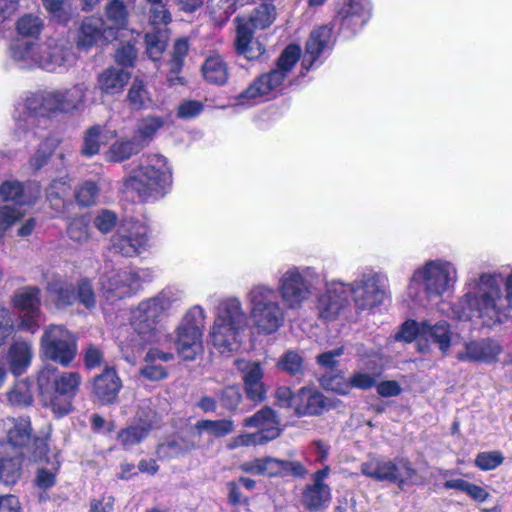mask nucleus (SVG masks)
Masks as SVG:
<instances>
[{
	"label": "nucleus",
	"instance_id": "6",
	"mask_svg": "<svg viewBox=\"0 0 512 512\" xmlns=\"http://www.w3.org/2000/svg\"><path fill=\"white\" fill-rule=\"evenodd\" d=\"M90 85L79 82L70 88H60L33 94L25 101L28 116L17 121V131L35 123L36 116L71 114L81 111L85 105Z\"/></svg>",
	"mask_w": 512,
	"mask_h": 512
},
{
	"label": "nucleus",
	"instance_id": "10",
	"mask_svg": "<svg viewBox=\"0 0 512 512\" xmlns=\"http://www.w3.org/2000/svg\"><path fill=\"white\" fill-rule=\"evenodd\" d=\"M37 383L44 405L55 416L63 417L73 410V399L79 391L82 377L76 371L56 374V369L47 366L39 372Z\"/></svg>",
	"mask_w": 512,
	"mask_h": 512
},
{
	"label": "nucleus",
	"instance_id": "12",
	"mask_svg": "<svg viewBox=\"0 0 512 512\" xmlns=\"http://www.w3.org/2000/svg\"><path fill=\"white\" fill-rule=\"evenodd\" d=\"M207 313L201 305L191 306L174 329V346L183 361H194L204 351L203 335Z\"/></svg>",
	"mask_w": 512,
	"mask_h": 512
},
{
	"label": "nucleus",
	"instance_id": "56",
	"mask_svg": "<svg viewBox=\"0 0 512 512\" xmlns=\"http://www.w3.org/2000/svg\"><path fill=\"white\" fill-rule=\"evenodd\" d=\"M321 385L327 389L331 390L335 393L346 395L351 390V384L349 380H347L341 374H330L327 373L321 378Z\"/></svg>",
	"mask_w": 512,
	"mask_h": 512
},
{
	"label": "nucleus",
	"instance_id": "9",
	"mask_svg": "<svg viewBox=\"0 0 512 512\" xmlns=\"http://www.w3.org/2000/svg\"><path fill=\"white\" fill-rule=\"evenodd\" d=\"M172 184V167L159 153L143 155L138 168L125 179L126 188L135 191L147 201L163 197Z\"/></svg>",
	"mask_w": 512,
	"mask_h": 512
},
{
	"label": "nucleus",
	"instance_id": "28",
	"mask_svg": "<svg viewBox=\"0 0 512 512\" xmlns=\"http://www.w3.org/2000/svg\"><path fill=\"white\" fill-rule=\"evenodd\" d=\"M122 388V381L113 368H106L93 380V396L102 405L111 404Z\"/></svg>",
	"mask_w": 512,
	"mask_h": 512
},
{
	"label": "nucleus",
	"instance_id": "39",
	"mask_svg": "<svg viewBox=\"0 0 512 512\" xmlns=\"http://www.w3.org/2000/svg\"><path fill=\"white\" fill-rule=\"evenodd\" d=\"M296 413L299 415H318L324 407L323 395L309 388H301L296 393Z\"/></svg>",
	"mask_w": 512,
	"mask_h": 512
},
{
	"label": "nucleus",
	"instance_id": "21",
	"mask_svg": "<svg viewBox=\"0 0 512 512\" xmlns=\"http://www.w3.org/2000/svg\"><path fill=\"white\" fill-rule=\"evenodd\" d=\"M346 283L339 280L326 282L325 291L317 297L316 308L320 318L335 319L348 305Z\"/></svg>",
	"mask_w": 512,
	"mask_h": 512
},
{
	"label": "nucleus",
	"instance_id": "2",
	"mask_svg": "<svg viewBox=\"0 0 512 512\" xmlns=\"http://www.w3.org/2000/svg\"><path fill=\"white\" fill-rule=\"evenodd\" d=\"M463 289V295L451 306L452 319L492 327L512 318V268L503 278L496 271L471 275Z\"/></svg>",
	"mask_w": 512,
	"mask_h": 512
},
{
	"label": "nucleus",
	"instance_id": "57",
	"mask_svg": "<svg viewBox=\"0 0 512 512\" xmlns=\"http://www.w3.org/2000/svg\"><path fill=\"white\" fill-rule=\"evenodd\" d=\"M278 367L291 375L297 376L303 373V359L297 352L288 351L280 358Z\"/></svg>",
	"mask_w": 512,
	"mask_h": 512
},
{
	"label": "nucleus",
	"instance_id": "43",
	"mask_svg": "<svg viewBox=\"0 0 512 512\" xmlns=\"http://www.w3.org/2000/svg\"><path fill=\"white\" fill-rule=\"evenodd\" d=\"M115 137L114 131L103 130L100 126H93L87 130L84 136L82 154L91 157L100 150V145L104 140Z\"/></svg>",
	"mask_w": 512,
	"mask_h": 512
},
{
	"label": "nucleus",
	"instance_id": "18",
	"mask_svg": "<svg viewBox=\"0 0 512 512\" xmlns=\"http://www.w3.org/2000/svg\"><path fill=\"white\" fill-rule=\"evenodd\" d=\"M371 4L369 0H337L335 3L334 24L346 36L359 32L369 21Z\"/></svg>",
	"mask_w": 512,
	"mask_h": 512
},
{
	"label": "nucleus",
	"instance_id": "30",
	"mask_svg": "<svg viewBox=\"0 0 512 512\" xmlns=\"http://www.w3.org/2000/svg\"><path fill=\"white\" fill-rule=\"evenodd\" d=\"M40 196L38 185L24 187L20 182L8 180L0 186V197L3 201H12L18 205L33 203Z\"/></svg>",
	"mask_w": 512,
	"mask_h": 512
},
{
	"label": "nucleus",
	"instance_id": "62",
	"mask_svg": "<svg viewBox=\"0 0 512 512\" xmlns=\"http://www.w3.org/2000/svg\"><path fill=\"white\" fill-rule=\"evenodd\" d=\"M55 148V143L53 140H47L40 144L37 152L33 155L30 160L31 166H33L36 170L43 167L50 155L52 154Z\"/></svg>",
	"mask_w": 512,
	"mask_h": 512
},
{
	"label": "nucleus",
	"instance_id": "26",
	"mask_svg": "<svg viewBox=\"0 0 512 512\" xmlns=\"http://www.w3.org/2000/svg\"><path fill=\"white\" fill-rule=\"evenodd\" d=\"M502 350L501 345L492 339L469 341L464 343L463 350L456 353V358L460 361L492 363L497 360Z\"/></svg>",
	"mask_w": 512,
	"mask_h": 512
},
{
	"label": "nucleus",
	"instance_id": "16",
	"mask_svg": "<svg viewBox=\"0 0 512 512\" xmlns=\"http://www.w3.org/2000/svg\"><path fill=\"white\" fill-rule=\"evenodd\" d=\"M244 426L257 428L255 433H245L231 438L227 443L230 450L238 447L259 445L271 441L280 435L279 421L275 412L265 407L244 420Z\"/></svg>",
	"mask_w": 512,
	"mask_h": 512
},
{
	"label": "nucleus",
	"instance_id": "48",
	"mask_svg": "<svg viewBox=\"0 0 512 512\" xmlns=\"http://www.w3.org/2000/svg\"><path fill=\"white\" fill-rule=\"evenodd\" d=\"M196 429L214 437H224L234 430V423L228 419L201 420L196 423Z\"/></svg>",
	"mask_w": 512,
	"mask_h": 512
},
{
	"label": "nucleus",
	"instance_id": "42",
	"mask_svg": "<svg viewBox=\"0 0 512 512\" xmlns=\"http://www.w3.org/2000/svg\"><path fill=\"white\" fill-rule=\"evenodd\" d=\"M169 38L167 28L152 29L145 35L146 53L152 61H158L166 49Z\"/></svg>",
	"mask_w": 512,
	"mask_h": 512
},
{
	"label": "nucleus",
	"instance_id": "55",
	"mask_svg": "<svg viewBox=\"0 0 512 512\" xmlns=\"http://www.w3.org/2000/svg\"><path fill=\"white\" fill-rule=\"evenodd\" d=\"M188 49L189 45L186 38H180L175 42L171 60V74L168 76L169 82L174 83L177 79L174 77V74H177L180 71Z\"/></svg>",
	"mask_w": 512,
	"mask_h": 512
},
{
	"label": "nucleus",
	"instance_id": "53",
	"mask_svg": "<svg viewBox=\"0 0 512 512\" xmlns=\"http://www.w3.org/2000/svg\"><path fill=\"white\" fill-rule=\"evenodd\" d=\"M89 223L90 220L87 216L75 217L68 225V237L77 243L86 242L89 237Z\"/></svg>",
	"mask_w": 512,
	"mask_h": 512
},
{
	"label": "nucleus",
	"instance_id": "63",
	"mask_svg": "<svg viewBox=\"0 0 512 512\" xmlns=\"http://www.w3.org/2000/svg\"><path fill=\"white\" fill-rule=\"evenodd\" d=\"M117 215L110 210H102L94 219L95 227L102 233L110 232L117 223Z\"/></svg>",
	"mask_w": 512,
	"mask_h": 512
},
{
	"label": "nucleus",
	"instance_id": "40",
	"mask_svg": "<svg viewBox=\"0 0 512 512\" xmlns=\"http://www.w3.org/2000/svg\"><path fill=\"white\" fill-rule=\"evenodd\" d=\"M202 74L208 83L221 86L228 80V66L220 55H213L203 63Z\"/></svg>",
	"mask_w": 512,
	"mask_h": 512
},
{
	"label": "nucleus",
	"instance_id": "13",
	"mask_svg": "<svg viewBox=\"0 0 512 512\" xmlns=\"http://www.w3.org/2000/svg\"><path fill=\"white\" fill-rule=\"evenodd\" d=\"M360 471L367 478L376 482L393 483L400 489L423 483L411 462L404 458L371 456L361 463Z\"/></svg>",
	"mask_w": 512,
	"mask_h": 512
},
{
	"label": "nucleus",
	"instance_id": "20",
	"mask_svg": "<svg viewBox=\"0 0 512 512\" xmlns=\"http://www.w3.org/2000/svg\"><path fill=\"white\" fill-rule=\"evenodd\" d=\"M422 341L426 344L422 346L419 344V349L422 352L428 350V344L435 345L442 355L446 356L450 353V349L457 345L460 340V335L453 332L451 325L445 321L440 320L432 322L430 320L422 321Z\"/></svg>",
	"mask_w": 512,
	"mask_h": 512
},
{
	"label": "nucleus",
	"instance_id": "61",
	"mask_svg": "<svg viewBox=\"0 0 512 512\" xmlns=\"http://www.w3.org/2000/svg\"><path fill=\"white\" fill-rule=\"evenodd\" d=\"M204 109L203 103L197 100H184L177 108V116L181 119H193Z\"/></svg>",
	"mask_w": 512,
	"mask_h": 512
},
{
	"label": "nucleus",
	"instance_id": "32",
	"mask_svg": "<svg viewBox=\"0 0 512 512\" xmlns=\"http://www.w3.org/2000/svg\"><path fill=\"white\" fill-rule=\"evenodd\" d=\"M6 442L0 444L9 445L8 452L21 451L31 440V424L28 418H11L7 420Z\"/></svg>",
	"mask_w": 512,
	"mask_h": 512
},
{
	"label": "nucleus",
	"instance_id": "19",
	"mask_svg": "<svg viewBox=\"0 0 512 512\" xmlns=\"http://www.w3.org/2000/svg\"><path fill=\"white\" fill-rule=\"evenodd\" d=\"M40 290L28 286L19 289L14 297L13 304L19 311L18 328L34 334L40 327Z\"/></svg>",
	"mask_w": 512,
	"mask_h": 512
},
{
	"label": "nucleus",
	"instance_id": "3",
	"mask_svg": "<svg viewBox=\"0 0 512 512\" xmlns=\"http://www.w3.org/2000/svg\"><path fill=\"white\" fill-rule=\"evenodd\" d=\"M185 293L175 286H167L155 296L144 299L132 309L130 325L134 335L120 344L123 358L130 364H136L146 345L158 343L161 331L158 323L173 307L179 305Z\"/></svg>",
	"mask_w": 512,
	"mask_h": 512
},
{
	"label": "nucleus",
	"instance_id": "45",
	"mask_svg": "<svg viewBox=\"0 0 512 512\" xmlns=\"http://www.w3.org/2000/svg\"><path fill=\"white\" fill-rule=\"evenodd\" d=\"M142 149V146L139 142L134 139L131 140H119L113 143L109 150L106 152V159L111 162H121L125 159H128L133 154H136L139 150Z\"/></svg>",
	"mask_w": 512,
	"mask_h": 512
},
{
	"label": "nucleus",
	"instance_id": "17",
	"mask_svg": "<svg viewBox=\"0 0 512 512\" xmlns=\"http://www.w3.org/2000/svg\"><path fill=\"white\" fill-rule=\"evenodd\" d=\"M40 351L45 358L68 366L77 353L76 339L63 325L51 324L44 329Z\"/></svg>",
	"mask_w": 512,
	"mask_h": 512
},
{
	"label": "nucleus",
	"instance_id": "50",
	"mask_svg": "<svg viewBox=\"0 0 512 512\" xmlns=\"http://www.w3.org/2000/svg\"><path fill=\"white\" fill-rule=\"evenodd\" d=\"M127 97L130 104L136 109L148 108L152 103L149 92L145 88L143 81L138 78L134 79Z\"/></svg>",
	"mask_w": 512,
	"mask_h": 512
},
{
	"label": "nucleus",
	"instance_id": "34",
	"mask_svg": "<svg viewBox=\"0 0 512 512\" xmlns=\"http://www.w3.org/2000/svg\"><path fill=\"white\" fill-rule=\"evenodd\" d=\"M8 362L11 372L18 376L30 366L33 358V347L30 341L16 340L8 351Z\"/></svg>",
	"mask_w": 512,
	"mask_h": 512
},
{
	"label": "nucleus",
	"instance_id": "14",
	"mask_svg": "<svg viewBox=\"0 0 512 512\" xmlns=\"http://www.w3.org/2000/svg\"><path fill=\"white\" fill-rule=\"evenodd\" d=\"M348 298L351 296L359 311L373 310L388 297L387 277L374 270L360 273L351 283H346Z\"/></svg>",
	"mask_w": 512,
	"mask_h": 512
},
{
	"label": "nucleus",
	"instance_id": "25",
	"mask_svg": "<svg viewBox=\"0 0 512 512\" xmlns=\"http://www.w3.org/2000/svg\"><path fill=\"white\" fill-rule=\"evenodd\" d=\"M116 39L113 27H105L104 20L98 17H89L83 20L77 45L83 49H89L100 42L107 43Z\"/></svg>",
	"mask_w": 512,
	"mask_h": 512
},
{
	"label": "nucleus",
	"instance_id": "60",
	"mask_svg": "<svg viewBox=\"0 0 512 512\" xmlns=\"http://www.w3.org/2000/svg\"><path fill=\"white\" fill-rule=\"evenodd\" d=\"M98 187L94 182H85L77 191L76 199L82 206H90L96 203Z\"/></svg>",
	"mask_w": 512,
	"mask_h": 512
},
{
	"label": "nucleus",
	"instance_id": "1",
	"mask_svg": "<svg viewBox=\"0 0 512 512\" xmlns=\"http://www.w3.org/2000/svg\"><path fill=\"white\" fill-rule=\"evenodd\" d=\"M319 277L312 266L290 264L278 271L276 287L265 282L251 285L245 300L256 333L271 335L277 332L285 323V310L298 311L310 301Z\"/></svg>",
	"mask_w": 512,
	"mask_h": 512
},
{
	"label": "nucleus",
	"instance_id": "52",
	"mask_svg": "<svg viewBox=\"0 0 512 512\" xmlns=\"http://www.w3.org/2000/svg\"><path fill=\"white\" fill-rule=\"evenodd\" d=\"M23 215V212L17 207L10 205L0 206V244L7 231L16 224Z\"/></svg>",
	"mask_w": 512,
	"mask_h": 512
},
{
	"label": "nucleus",
	"instance_id": "58",
	"mask_svg": "<svg viewBox=\"0 0 512 512\" xmlns=\"http://www.w3.org/2000/svg\"><path fill=\"white\" fill-rule=\"evenodd\" d=\"M503 461L504 456L500 451H487L476 456L475 465L483 471H488L496 469Z\"/></svg>",
	"mask_w": 512,
	"mask_h": 512
},
{
	"label": "nucleus",
	"instance_id": "24",
	"mask_svg": "<svg viewBox=\"0 0 512 512\" xmlns=\"http://www.w3.org/2000/svg\"><path fill=\"white\" fill-rule=\"evenodd\" d=\"M235 366L242 373L247 397L252 401H262L265 397L266 389L262 381L264 371L260 363L237 359Z\"/></svg>",
	"mask_w": 512,
	"mask_h": 512
},
{
	"label": "nucleus",
	"instance_id": "46",
	"mask_svg": "<svg viewBox=\"0 0 512 512\" xmlns=\"http://www.w3.org/2000/svg\"><path fill=\"white\" fill-rule=\"evenodd\" d=\"M70 191V185L67 176L53 180L47 189V199L51 206L61 212L65 207V196Z\"/></svg>",
	"mask_w": 512,
	"mask_h": 512
},
{
	"label": "nucleus",
	"instance_id": "11",
	"mask_svg": "<svg viewBox=\"0 0 512 512\" xmlns=\"http://www.w3.org/2000/svg\"><path fill=\"white\" fill-rule=\"evenodd\" d=\"M154 276L150 268H115L111 263H105L99 277L100 291L107 301L115 302L134 295L144 283L151 282Z\"/></svg>",
	"mask_w": 512,
	"mask_h": 512
},
{
	"label": "nucleus",
	"instance_id": "47",
	"mask_svg": "<svg viewBox=\"0 0 512 512\" xmlns=\"http://www.w3.org/2000/svg\"><path fill=\"white\" fill-rule=\"evenodd\" d=\"M194 448V444L182 437L175 438L160 444L157 448L159 458H175L179 457Z\"/></svg>",
	"mask_w": 512,
	"mask_h": 512
},
{
	"label": "nucleus",
	"instance_id": "5",
	"mask_svg": "<svg viewBox=\"0 0 512 512\" xmlns=\"http://www.w3.org/2000/svg\"><path fill=\"white\" fill-rule=\"evenodd\" d=\"M213 314L214 320L208 332L211 344L221 354L238 350L248 328V316L240 298L230 296L220 299Z\"/></svg>",
	"mask_w": 512,
	"mask_h": 512
},
{
	"label": "nucleus",
	"instance_id": "38",
	"mask_svg": "<svg viewBox=\"0 0 512 512\" xmlns=\"http://www.w3.org/2000/svg\"><path fill=\"white\" fill-rule=\"evenodd\" d=\"M47 292L59 308L72 305L76 300L73 285L59 276L49 280Z\"/></svg>",
	"mask_w": 512,
	"mask_h": 512
},
{
	"label": "nucleus",
	"instance_id": "64",
	"mask_svg": "<svg viewBox=\"0 0 512 512\" xmlns=\"http://www.w3.org/2000/svg\"><path fill=\"white\" fill-rule=\"evenodd\" d=\"M136 58L137 50L131 41L120 46L115 53V61L122 66H133Z\"/></svg>",
	"mask_w": 512,
	"mask_h": 512
},
{
	"label": "nucleus",
	"instance_id": "15",
	"mask_svg": "<svg viewBox=\"0 0 512 512\" xmlns=\"http://www.w3.org/2000/svg\"><path fill=\"white\" fill-rule=\"evenodd\" d=\"M150 228L145 221L124 220L111 237L110 250L124 257H136L147 250Z\"/></svg>",
	"mask_w": 512,
	"mask_h": 512
},
{
	"label": "nucleus",
	"instance_id": "4",
	"mask_svg": "<svg viewBox=\"0 0 512 512\" xmlns=\"http://www.w3.org/2000/svg\"><path fill=\"white\" fill-rule=\"evenodd\" d=\"M458 278V269L453 262L444 258L428 260L413 271L407 296L418 306L438 303L445 294L455 290Z\"/></svg>",
	"mask_w": 512,
	"mask_h": 512
},
{
	"label": "nucleus",
	"instance_id": "44",
	"mask_svg": "<svg viewBox=\"0 0 512 512\" xmlns=\"http://www.w3.org/2000/svg\"><path fill=\"white\" fill-rule=\"evenodd\" d=\"M107 20L104 21L105 27H113L116 38L119 32L126 30L127 11L125 5L120 0L111 1L106 7Z\"/></svg>",
	"mask_w": 512,
	"mask_h": 512
},
{
	"label": "nucleus",
	"instance_id": "23",
	"mask_svg": "<svg viewBox=\"0 0 512 512\" xmlns=\"http://www.w3.org/2000/svg\"><path fill=\"white\" fill-rule=\"evenodd\" d=\"M330 473V468L325 465L312 475V484L305 487L302 493L303 505L311 511H319L328 506L331 500V490L324 483Z\"/></svg>",
	"mask_w": 512,
	"mask_h": 512
},
{
	"label": "nucleus",
	"instance_id": "29",
	"mask_svg": "<svg viewBox=\"0 0 512 512\" xmlns=\"http://www.w3.org/2000/svg\"><path fill=\"white\" fill-rule=\"evenodd\" d=\"M174 359V354L164 352L158 348H150L145 357L144 365L140 368L139 374L149 381H161L168 377L167 369L158 362H169Z\"/></svg>",
	"mask_w": 512,
	"mask_h": 512
},
{
	"label": "nucleus",
	"instance_id": "27",
	"mask_svg": "<svg viewBox=\"0 0 512 512\" xmlns=\"http://www.w3.org/2000/svg\"><path fill=\"white\" fill-rule=\"evenodd\" d=\"M333 45L334 37L331 27L323 25L315 28L306 42L305 56L302 64H305L309 59L310 65H313L322 56L329 54Z\"/></svg>",
	"mask_w": 512,
	"mask_h": 512
},
{
	"label": "nucleus",
	"instance_id": "51",
	"mask_svg": "<svg viewBox=\"0 0 512 512\" xmlns=\"http://www.w3.org/2000/svg\"><path fill=\"white\" fill-rule=\"evenodd\" d=\"M6 395L8 402L13 406H29L33 401L30 385L26 381L17 382Z\"/></svg>",
	"mask_w": 512,
	"mask_h": 512
},
{
	"label": "nucleus",
	"instance_id": "49",
	"mask_svg": "<svg viewBox=\"0 0 512 512\" xmlns=\"http://www.w3.org/2000/svg\"><path fill=\"white\" fill-rule=\"evenodd\" d=\"M16 29L24 38H37L43 29V22L38 16L27 14L17 21Z\"/></svg>",
	"mask_w": 512,
	"mask_h": 512
},
{
	"label": "nucleus",
	"instance_id": "36",
	"mask_svg": "<svg viewBox=\"0 0 512 512\" xmlns=\"http://www.w3.org/2000/svg\"><path fill=\"white\" fill-rule=\"evenodd\" d=\"M139 424L123 429L118 434V440L125 448L139 444L156 424V415L152 413L148 419L139 416Z\"/></svg>",
	"mask_w": 512,
	"mask_h": 512
},
{
	"label": "nucleus",
	"instance_id": "37",
	"mask_svg": "<svg viewBox=\"0 0 512 512\" xmlns=\"http://www.w3.org/2000/svg\"><path fill=\"white\" fill-rule=\"evenodd\" d=\"M276 18V8L273 4L262 2L256 6L248 17H237V25L245 23L254 29H265L269 27Z\"/></svg>",
	"mask_w": 512,
	"mask_h": 512
},
{
	"label": "nucleus",
	"instance_id": "22",
	"mask_svg": "<svg viewBox=\"0 0 512 512\" xmlns=\"http://www.w3.org/2000/svg\"><path fill=\"white\" fill-rule=\"evenodd\" d=\"M35 458L44 459L50 464V469L40 468L36 475V485L43 489H49L56 482V474L60 468L59 451H51L49 447V433L43 438H36L34 441Z\"/></svg>",
	"mask_w": 512,
	"mask_h": 512
},
{
	"label": "nucleus",
	"instance_id": "31",
	"mask_svg": "<svg viewBox=\"0 0 512 512\" xmlns=\"http://www.w3.org/2000/svg\"><path fill=\"white\" fill-rule=\"evenodd\" d=\"M253 34L254 30L245 23L237 25L235 39L236 51L248 60H256L265 52V47L258 39L254 38Z\"/></svg>",
	"mask_w": 512,
	"mask_h": 512
},
{
	"label": "nucleus",
	"instance_id": "8",
	"mask_svg": "<svg viewBox=\"0 0 512 512\" xmlns=\"http://www.w3.org/2000/svg\"><path fill=\"white\" fill-rule=\"evenodd\" d=\"M301 56L299 45H288L278 57L275 68L261 74L238 94L231 106L248 108L275 97Z\"/></svg>",
	"mask_w": 512,
	"mask_h": 512
},
{
	"label": "nucleus",
	"instance_id": "54",
	"mask_svg": "<svg viewBox=\"0 0 512 512\" xmlns=\"http://www.w3.org/2000/svg\"><path fill=\"white\" fill-rule=\"evenodd\" d=\"M172 16L163 0L150 5L149 9V23L153 29H159L160 26H166L171 22Z\"/></svg>",
	"mask_w": 512,
	"mask_h": 512
},
{
	"label": "nucleus",
	"instance_id": "33",
	"mask_svg": "<svg viewBox=\"0 0 512 512\" xmlns=\"http://www.w3.org/2000/svg\"><path fill=\"white\" fill-rule=\"evenodd\" d=\"M9 445L0 444V481L6 485L15 484L21 476L23 452H8Z\"/></svg>",
	"mask_w": 512,
	"mask_h": 512
},
{
	"label": "nucleus",
	"instance_id": "41",
	"mask_svg": "<svg viewBox=\"0 0 512 512\" xmlns=\"http://www.w3.org/2000/svg\"><path fill=\"white\" fill-rule=\"evenodd\" d=\"M164 119L159 116H146L138 121L135 138L142 146L148 145L155 137L157 132L164 126Z\"/></svg>",
	"mask_w": 512,
	"mask_h": 512
},
{
	"label": "nucleus",
	"instance_id": "59",
	"mask_svg": "<svg viewBox=\"0 0 512 512\" xmlns=\"http://www.w3.org/2000/svg\"><path fill=\"white\" fill-rule=\"evenodd\" d=\"M422 322H416L414 320H408L404 322L397 334L395 335L396 340H402L405 342H412L415 339H418L419 342L422 341Z\"/></svg>",
	"mask_w": 512,
	"mask_h": 512
},
{
	"label": "nucleus",
	"instance_id": "7",
	"mask_svg": "<svg viewBox=\"0 0 512 512\" xmlns=\"http://www.w3.org/2000/svg\"><path fill=\"white\" fill-rule=\"evenodd\" d=\"M10 59L20 69L55 72L72 66L76 57L70 48L55 40H19L10 47Z\"/></svg>",
	"mask_w": 512,
	"mask_h": 512
},
{
	"label": "nucleus",
	"instance_id": "35",
	"mask_svg": "<svg viewBox=\"0 0 512 512\" xmlns=\"http://www.w3.org/2000/svg\"><path fill=\"white\" fill-rule=\"evenodd\" d=\"M131 78L123 69L110 67L98 76V87L102 93L116 95L121 93Z\"/></svg>",
	"mask_w": 512,
	"mask_h": 512
}]
</instances>
